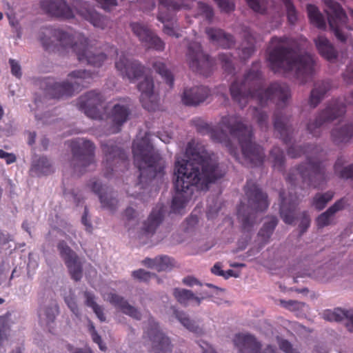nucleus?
Here are the masks:
<instances>
[{
  "mask_svg": "<svg viewBox=\"0 0 353 353\" xmlns=\"http://www.w3.org/2000/svg\"><path fill=\"white\" fill-rule=\"evenodd\" d=\"M115 67L123 77L131 81L139 79L145 72V67L139 61L128 59L124 55L115 62Z\"/></svg>",
  "mask_w": 353,
  "mask_h": 353,
  "instance_id": "nucleus-20",
  "label": "nucleus"
},
{
  "mask_svg": "<svg viewBox=\"0 0 353 353\" xmlns=\"http://www.w3.org/2000/svg\"><path fill=\"white\" fill-rule=\"evenodd\" d=\"M32 169L37 174L48 175L53 172V168L46 157H41L35 161Z\"/></svg>",
  "mask_w": 353,
  "mask_h": 353,
  "instance_id": "nucleus-43",
  "label": "nucleus"
},
{
  "mask_svg": "<svg viewBox=\"0 0 353 353\" xmlns=\"http://www.w3.org/2000/svg\"><path fill=\"white\" fill-rule=\"evenodd\" d=\"M132 276L141 281H148L152 276H154V274H152L148 271L143 269H139L133 271Z\"/></svg>",
  "mask_w": 353,
  "mask_h": 353,
  "instance_id": "nucleus-56",
  "label": "nucleus"
},
{
  "mask_svg": "<svg viewBox=\"0 0 353 353\" xmlns=\"http://www.w3.org/2000/svg\"><path fill=\"white\" fill-rule=\"evenodd\" d=\"M205 32L211 41L223 48H230L235 43L233 36L221 29L208 28Z\"/></svg>",
  "mask_w": 353,
  "mask_h": 353,
  "instance_id": "nucleus-32",
  "label": "nucleus"
},
{
  "mask_svg": "<svg viewBox=\"0 0 353 353\" xmlns=\"http://www.w3.org/2000/svg\"><path fill=\"white\" fill-rule=\"evenodd\" d=\"M327 9V20L330 28L338 41L345 43L347 34L343 31L344 28L350 30L347 25V16L344 10L334 0H323Z\"/></svg>",
  "mask_w": 353,
  "mask_h": 353,
  "instance_id": "nucleus-12",
  "label": "nucleus"
},
{
  "mask_svg": "<svg viewBox=\"0 0 353 353\" xmlns=\"http://www.w3.org/2000/svg\"><path fill=\"white\" fill-rule=\"evenodd\" d=\"M247 203H241L237 209V216L241 222L243 231L249 232L256 223V213L266 210L269 206L268 195L252 180L246 182L243 188Z\"/></svg>",
  "mask_w": 353,
  "mask_h": 353,
  "instance_id": "nucleus-8",
  "label": "nucleus"
},
{
  "mask_svg": "<svg viewBox=\"0 0 353 353\" xmlns=\"http://www.w3.org/2000/svg\"><path fill=\"white\" fill-rule=\"evenodd\" d=\"M218 59L225 72L232 73L234 71L232 56L230 53H221L219 54Z\"/></svg>",
  "mask_w": 353,
  "mask_h": 353,
  "instance_id": "nucleus-51",
  "label": "nucleus"
},
{
  "mask_svg": "<svg viewBox=\"0 0 353 353\" xmlns=\"http://www.w3.org/2000/svg\"><path fill=\"white\" fill-rule=\"evenodd\" d=\"M144 337L148 338L152 343L151 353H181L179 350L172 351L170 339L160 330L152 317L148 319Z\"/></svg>",
  "mask_w": 353,
  "mask_h": 353,
  "instance_id": "nucleus-15",
  "label": "nucleus"
},
{
  "mask_svg": "<svg viewBox=\"0 0 353 353\" xmlns=\"http://www.w3.org/2000/svg\"><path fill=\"white\" fill-rule=\"evenodd\" d=\"M271 48L268 52L267 61L270 69L274 73L296 71L303 83L312 79L314 72V60L307 53L298 54L294 48L296 41L290 37H272Z\"/></svg>",
  "mask_w": 353,
  "mask_h": 353,
  "instance_id": "nucleus-4",
  "label": "nucleus"
},
{
  "mask_svg": "<svg viewBox=\"0 0 353 353\" xmlns=\"http://www.w3.org/2000/svg\"><path fill=\"white\" fill-rule=\"evenodd\" d=\"M233 343L239 353H277L276 348L271 345L261 351V343L254 335L248 333L235 334Z\"/></svg>",
  "mask_w": 353,
  "mask_h": 353,
  "instance_id": "nucleus-17",
  "label": "nucleus"
},
{
  "mask_svg": "<svg viewBox=\"0 0 353 353\" xmlns=\"http://www.w3.org/2000/svg\"><path fill=\"white\" fill-rule=\"evenodd\" d=\"M246 40L248 41V46L244 47L241 50L240 57L243 61L248 60L255 52V41L252 35H248Z\"/></svg>",
  "mask_w": 353,
  "mask_h": 353,
  "instance_id": "nucleus-52",
  "label": "nucleus"
},
{
  "mask_svg": "<svg viewBox=\"0 0 353 353\" xmlns=\"http://www.w3.org/2000/svg\"><path fill=\"white\" fill-rule=\"evenodd\" d=\"M90 331L91 333L92 339L93 341L98 344L99 347L101 350H105L106 346L102 343V340L99 334L97 333V332L95 330L94 326L92 324V323H90Z\"/></svg>",
  "mask_w": 353,
  "mask_h": 353,
  "instance_id": "nucleus-60",
  "label": "nucleus"
},
{
  "mask_svg": "<svg viewBox=\"0 0 353 353\" xmlns=\"http://www.w3.org/2000/svg\"><path fill=\"white\" fill-rule=\"evenodd\" d=\"M42 8L56 17L70 19L74 17L73 11L65 0H43Z\"/></svg>",
  "mask_w": 353,
  "mask_h": 353,
  "instance_id": "nucleus-22",
  "label": "nucleus"
},
{
  "mask_svg": "<svg viewBox=\"0 0 353 353\" xmlns=\"http://www.w3.org/2000/svg\"><path fill=\"white\" fill-rule=\"evenodd\" d=\"M334 192L332 191H327L325 193H317L313 198L312 205L318 210H323L327 203L332 199Z\"/></svg>",
  "mask_w": 353,
  "mask_h": 353,
  "instance_id": "nucleus-47",
  "label": "nucleus"
},
{
  "mask_svg": "<svg viewBox=\"0 0 353 353\" xmlns=\"http://www.w3.org/2000/svg\"><path fill=\"white\" fill-rule=\"evenodd\" d=\"M65 302L75 316H79L80 315V312L74 296H66L65 298Z\"/></svg>",
  "mask_w": 353,
  "mask_h": 353,
  "instance_id": "nucleus-63",
  "label": "nucleus"
},
{
  "mask_svg": "<svg viewBox=\"0 0 353 353\" xmlns=\"http://www.w3.org/2000/svg\"><path fill=\"white\" fill-rule=\"evenodd\" d=\"M174 315L181 323L190 331L196 334L202 333V330L196 325L194 321L190 320L183 312L175 310Z\"/></svg>",
  "mask_w": 353,
  "mask_h": 353,
  "instance_id": "nucleus-44",
  "label": "nucleus"
},
{
  "mask_svg": "<svg viewBox=\"0 0 353 353\" xmlns=\"http://www.w3.org/2000/svg\"><path fill=\"white\" fill-rule=\"evenodd\" d=\"M256 114L255 117L256 122L260 128L263 130H267L268 128V115L263 111H258L257 108H255Z\"/></svg>",
  "mask_w": 353,
  "mask_h": 353,
  "instance_id": "nucleus-54",
  "label": "nucleus"
},
{
  "mask_svg": "<svg viewBox=\"0 0 353 353\" xmlns=\"http://www.w3.org/2000/svg\"><path fill=\"white\" fill-rule=\"evenodd\" d=\"M130 27L133 33L139 38V39L143 43L146 41V40L149 38L150 34H152V31L148 28L145 26L133 22L130 23Z\"/></svg>",
  "mask_w": 353,
  "mask_h": 353,
  "instance_id": "nucleus-48",
  "label": "nucleus"
},
{
  "mask_svg": "<svg viewBox=\"0 0 353 353\" xmlns=\"http://www.w3.org/2000/svg\"><path fill=\"white\" fill-rule=\"evenodd\" d=\"M9 63L12 74L17 79H21L22 77V72L21 67L19 61L13 59H10Z\"/></svg>",
  "mask_w": 353,
  "mask_h": 353,
  "instance_id": "nucleus-61",
  "label": "nucleus"
},
{
  "mask_svg": "<svg viewBox=\"0 0 353 353\" xmlns=\"http://www.w3.org/2000/svg\"><path fill=\"white\" fill-rule=\"evenodd\" d=\"M141 92L140 101L147 110L154 111L158 107L157 97L154 94V81L151 77L146 76L137 85Z\"/></svg>",
  "mask_w": 353,
  "mask_h": 353,
  "instance_id": "nucleus-21",
  "label": "nucleus"
},
{
  "mask_svg": "<svg viewBox=\"0 0 353 353\" xmlns=\"http://www.w3.org/2000/svg\"><path fill=\"white\" fill-rule=\"evenodd\" d=\"M346 112V106L343 102L335 99L329 103L316 117L314 121L310 122L307 129L310 134L314 137H319L321 133V127L324 123L332 121L342 117Z\"/></svg>",
  "mask_w": 353,
  "mask_h": 353,
  "instance_id": "nucleus-14",
  "label": "nucleus"
},
{
  "mask_svg": "<svg viewBox=\"0 0 353 353\" xmlns=\"http://www.w3.org/2000/svg\"><path fill=\"white\" fill-rule=\"evenodd\" d=\"M248 6L254 12L263 13L265 10L266 0H245Z\"/></svg>",
  "mask_w": 353,
  "mask_h": 353,
  "instance_id": "nucleus-55",
  "label": "nucleus"
},
{
  "mask_svg": "<svg viewBox=\"0 0 353 353\" xmlns=\"http://www.w3.org/2000/svg\"><path fill=\"white\" fill-rule=\"evenodd\" d=\"M185 154L188 159L177 160L174 164L175 194L172 208L175 212L183 209L190 199L193 187L207 190L210 183L225 175V172L220 169L202 143L194 141L189 142Z\"/></svg>",
  "mask_w": 353,
  "mask_h": 353,
  "instance_id": "nucleus-1",
  "label": "nucleus"
},
{
  "mask_svg": "<svg viewBox=\"0 0 353 353\" xmlns=\"http://www.w3.org/2000/svg\"><path fill=\"white\" fill-rule=\"evenodd\" d=\"M81 14L94 27L105 29L108 26L109 22L108 19L94 10H85V12H82Z\"/></svg>",
  "mask_w": 353,
  "mask_h": 353,
  "instance_id": "nucleus-41",
  "label": "nucleus"
},
{
  "mask_svg": "<svg viewBox=\"0 0 353 353\" xmlns=\"http://www.w3.org/2000/svg\"><path fill=\"white\" fill-rule=\"evenodd\" d=\"M107 300L116 308L119 309L123 313L135 319H141L140 312L134 306L129 304L127 300L122 296L116 293L110 292L107 295Z\"/></svg>",
  "mask_w": 353,
  "mask_h": 353,
  "instance_id": "nucleus-30",
  "label": "nucleus"
},
{
  "mask_svg": "<svg viewBox=\"0 0 353 353\" xmlns=\"http://www.w3.org/2000/svg\"><path fill=\"white\" fill-rule=\"evenodd\" d=\"M142 264L147 268L161 272L172 269L175 263L172 258L167 255H162L154 259L145 258L142 261Z\"/></svg>",
  "mask_w": 353,
  "mask_h": 353,
  "instance_id": "nucleus-36",
  "label": "nucleus"
},
{
  "mask_svg": "<svg viewBox=\"0 0 353 353\" xmlns=\"http://www.w3.org/2000/svg\"><path fill=\"white\" fill-rule=\"evenodd\" d=\"M107 300L116 308L119 309L123 313L135 319H141L140 312L134 306L129 304L127 300L122 296L116 293L110 292L107 295Z\"/></svg>",
  "mask_w": 353,
  "mask_h": 353,
  "instance_id": "nucleus-27",
  "label": "nucleus"
},
{
  "mask_svg": "<svg viewBox=\"0 0 353 353\" xmlns=\"http://www.w3.org/2000/svg\"><path fill=\"white\" fill-rule=\"evenodd\" d=\"M104 101L105 99L101 92L90 90L79 97L77 107L87 117L101 120L103 117L101 108Z\"/></svg>",
  "mask_w": 353,
  "mask_h": 353,
  "instance_id": "nucleus-16",
  "label": "nucleus"
},
{
  "mask_svg": "<svg viewBox=\"0 0 353 353\" xmlns=\"http://www.w3.org/2000/svg\"><path fill=\"white\" fill-rule=\"evenodd\" d=\"M152 67L155 71L165 81L169 87L172 88L174 85V76L171 71L168 69L165 63L160 60H158L152 63Z\"/></svg>",
  "mask_w": 353,
  "mask_h": 353,
  "instance_id": "nucleus-42",
  "label": "nucleus"
},
{
  "mask_svg": "<svg viewBox=\"0 0 353 353\" xmlns=\"http://www.w3.org/2000/svg\"><path fill=\"white\" fill-rule=\"evenodd\" d=\"M307 12L311 24L320 30H325L326 28L325 18L317 6L313 4H307Z\"/></svg>",
  "mask_w": 353,
  "mask_h": 353,
  "instance_id": "nucleus-40",
  "label": "nucleus"
},
{
  "mask_svg": "<svg viewBox=\"0 0 353 353\" xmlns=\"http://www.w3.org/2000/svg\"><path fill=\"white\" fill-rule=\"evenodd\" d=\"M148 48H153L157 51H163L165 48V43L153 32L144 43Z\"/></svg>",
  "mask_w": 353,
  "mask_h": 353,
  "instance_id": "nucleus-50",
  "label": "nucleus"
},
{
  "mask_svg": "<svg viewBox=\"0 0 353 353\" xmlns=\"http://www.w3.org/2000/svg\"><path fill=\"white\" fill-rule=\"evenodd\" d=\"M273 166L279 171L283 172L285 168V155L283 150L277 146L273 147L270 153Z\"/></svg>",
  "mask_w": 353,
  "mask_h": 353,
  "instance_id": "nucleus-45",
  "label": "nucleus"
},
{
  "mask_svg": "<svg viewBox=\"0 0 353 353\" xmlns=\"http://www.w3.org/2000/svg\"><path fill=\"white\" fill-rule=\"evenodd\" d=\"M323 150L316 145H308L304 147L292 145L288 149V154L291 158H298L306 155V162L290 171L286 181L291 185H296L299 179L308 187L319 188L329 179L325 172V165L321 160Z\"/></svg>",
  "mask_w": 353,
  "mask_h": 353,
  "instance_id": "nucleus-5",
  "label": "nucleus"
},
{
  "mask_svg": "<svg viewBox=\"0 0 353 353\" xmlns=\"http://www.w3.org/2000/svg\"><path fill=\"white\" fill-rule=\"evenodd\" d=\"M186 59L192 70L205 77L210 74L214 65V60L203 52L201 45L196 41L189 43Z\"/></svg>",
  "mask_w": 353,
  "mask_h": 353,
  "instance_id": "nucleus-13",
  "label": "nucleus"
},
{
  "mask_svg": "<svg viewBox=\"0 0 353 353\" xmlns=\"http://www.w3.org/2000/svg\"><path fill=\"white\" fill-rule=\"evenodd\" d=\"M331 137L336 145L348 143L353 139V125L346 124L333 129L331 132Z\"/></svg>",
  "mask_w": 353,
  "mask_h": 353,
  "instance_id": "nucleus-38",
  "label": "nucleus"
},
{
  "mask_svg": "<svg viewBox=\"0 0 353 353\" xmlns=\"http://www.w3.org/2000/svg\"><path fill=\"white\" fill-rule=\"evenodd\" d=\"M210 94V90L208 87L194 86L184 90L181 100L185 105L195 106L204 102Z\"/></svg>",
  "mask_w": 353,
  "mask_h": 353,
  "instance_id": "nucleus-23",
  "label": "nucleus"
},
{
  "mask_svg": "<svg viewBox=\"0 0 353 353\" xmlns=\"http://www.w3.org/2000/svg\"><path fill=\"white\" fill-rule=\"evenodd\" d=\"M107 300L116 308L119 309L123 313L135 319H141L140 312L134 306L129 304L127 300L122 296L116 293L110 292L107 295Z\"/></svg>",
  "mask_w": 353,
  "mask_h": 353,
  "instance_id": "nucleus-29",
  "label": "nucleus"
},
{
  "mask_svg": "<svg viewBox=\"0 0 353 353\" xmlns=\"http://www.w3.org/2000/svg\"><path fill=\"white\" fill-rule=\"evenodd\" d=\"M269 221H265L258 233L262 246L266 244L272 235L275 228L278 224V219L276 216L268 217Z\"/></svg>",
  "mask_w": 353,
  "mask_h": 353,
  "instance_id": "nucleus-39",
  "label": "nucleus"
},
{
  "mask_svg": "<svg viewBox=\"0 0 353 353\" xmlns=\"http://www.w3.org/2000/svg\"><path fill=\"white\" fill-rule=\"evenodd\" d=\"M222 12L229 13L235 9V4L232 0H221L217 3Z\"/></svg>",
  "mask_w": 353,
  "mask_h": 353,
  "instance_id": "nucleus-62",
  "label": "nucleus"
},
{
  "mask_svg": "<svg viewBox=\"0 0 353 353\" xmlns=\"http://www.w3.org/2000/svg\"><path fill=\"white\" fill-rule=\"evenodd\" d=\"M88 186L94 193L98 195L103 208H106L112 212L116 210L118 200L113 191L110 190L108 187H103L99 180L95 178L90 180Z\"/></svg>",
  "mask_w": 353,
  "mask_h": 353,
  "instance_id": "nucleus-19",
  "label": "nucleus"
},
{
  "mask_svg": "<svg viewBox=\"0 0 353 353\" xmlns=\"http://www.w3.org/2000/svg\"><path fill=\"white\" fill-rule=\"evenodd\" d=\"M72 81L57 82L54 78L47 77L38 81V85L43 90L46 97L60 99L69 97L79 92L90 83L92 74L86 70H78L68 74Z\"/></svg>",
  "mask_w": 353,
  "mask_h": 353,
  "instance_id": "nucleus-9",
  "label": "nucleus"
},
{
  "mask_svg": "<svg viewBox=\"0 0 353 353\" xmlns=\"http://www.w3.org/2000/svg\"><path fill=\"white\" fill-rule=\"evenodd\" d=\"M281 199L280 215L287 224H292L294 221V212L298 205V197L289 195V198L284 196V192L279 193Z\"/></svg>",
  "mask_w": 353,
  "mask_h": 353,
  "instance_id": "nucleus-25",
  "label": "nucleus"
},
{
  "mask_svg": "<svg viewBox=\"0 0 353 353\" xmlns=\"http://www.w3.org/2000/svg\"><path fill=\"white\" fill-rule=\"evenodd\" d=\"M347 204L345 198L337 200L325 212L321 213L316 219V224L318 228H323L330 225L334 224V215L339 211L345 208Z\"/></svg>",
  "mask_w": 353,
  "mask_h": 353,
  "instance_id": "nucleus-26",
  "label": "nucleus"
},
{
  "mask_svg": "<svg viewBox=\"0 0 353 353\" xmlns=\"http://www.w3.org/2000/svg\"><path fill=\"white\" fill-rule=\"evenodd\" d=\"M196 130L209 134L215 142L225 145L236 161L251 167L263 164L265 154L262 147L254 141L253 129L245 124L239 115H225L219 123L220 129H213L200 119L193 120Z\"/></svg>",
  "mask_w": 353,
  "mask_h": 353,
  "instance_id": "nucleus-3",
  "label": "nucleus"
},
{
  "mask_svg": "<svg viewBox=\"0 0 353 353\" xmlns=\"http://www.w3.org/2000/svg\"><path fill=\"white\" fill-rule=\"evenodd\" d=\"M57 249L63 259L71 278L75 281L82 278L83 268L77 254L67 245L64 241H60Z\"/></svg>",
  "mask_w": 353,
  "mask_h": 353,
  "instance_id": "nucleus-18",
  "label": "nucleus"
},
{
  "mask_svg": "<svg viewBox=\"0 0 353 353\" xmlns=\"http://www.w3.org/2000/svg\"><path fill=\"white\" fill-rule=\"evenodd\" d=\"M13 241V236L9 233H4L0 231V252L3 250H7L10 248L8 243Z\"/></svg>",
  "mask_w": 353,
  "mask_h": 353,
  "instance_id": "nucleus-59",
  "label": "nucleus"
},
{
  "mask_svg": "<svg viewBox=\"0 0 353 353\" xmlns=\"http://www.w3.org/2000/svg\"><path fill=\"white\" fill-rule=\"evenodd\" d=\"M332 85L330 81H321L314 85L309 97V105L310 107L316 108L323 100L326 93L331 89Z\"/></svg>",
  "mask_w": 353,
  "mask_h": 353,
  "instance_id": "nucleus-35",
  "label": "nucleus"
},
{
  "mask_svg": "<svg viewBox=\"0 0 353 353\" xmlns=\"http://www.w3.org/2000/svg\"><path fill=\"white\" fill-rule=\"evenodd\" d=\"M287 12V17L290 23L294 24L297 19V12L291 0H283Z\"/></svg>",
  "mask_w": 353,
  "mask_h": 353,
  "instance_id": "nucleus-53",
  "label": "nucleus"
},
{
  "mask_svg": "<svg viewBox=\"0 0 353 353\" xmlns=\"http://www.w3.org/2000/svg\"><path fill=\"white\" fill-rule=\"evenodd\" d=\"M324 319L329 321H341L345 319V326L350 332H353V310H343L336 308L334 311L325 310L323 313Z\"/></svg>",
  "mask_w": 353,
  "mask_h": 353,
  "instance_id": "nucleus-33",
  "label": "nucleus"
},
{
  "mask_svg": "<svg viewBox=\"0 0 353 353\" xmlns=\"http://www.w3.org/2000/svg\"><path fill=\"white\" fill-rule=\"evenodd\" d=\"M58 312L59 308L57 305L46 308L43 315L46 316L48 323L54 321Z\"/></svg>",
  "mask_w": 353,
  "mask_h": 353,
  "instance_id": "nucleus-58",
  "label": "nucleus"
},
{
  "mask_svg": "<svg viewBox=\"0 0 353 353\" xmlns=\"http://www.w3.org/2000/svg\"><path fill=\"white\" fill-rule=\"evenodd\" d=\"M72 157L70 165L74 172L81 174L87 171V168L94 161V144L87 139L77 138L70 142Z\"/></svg>",
  "mask_w": 353,
  "mask_h": 353,
  "instance_id": "nucleus-11",
  "label": "nucleus"
},
{
  "mask_svg": "<svg viewBox=\"0 0 353 353\" xmlns=\"http://www.w3.org/2000/svg\"><path fill=\"white\" fill-rule=\"evenodd\" d=\"M107 300L116 308L119 309L123 313L135 319H141L140 312L134 306L129 304L127 300L122 296L116 293L110 292L107 295Z\"/></svg>",
  "mask_w": 353,
  "mask_h": 353,
  "instance_id": "nucleus-28",
  "label": "nucleus"
},
{
  "mask_svg": "<svg viewBox=\"0 0 353 353\" xmlns=\"http://www.w3.org/2000/svg\"><path fill=\"white\" fill-rule=\"evenodd\" d=\"M54 38L63 49H71L79 62L86 63L94 67H100L107 59L104 53L94 54L90 51L88 39L83 34L75 32L70 34L61 29L45 27L41 29L39 40L46 50H49L53 43Z\"/></svg>",
  "mask_w": 353,
  "mask_h": 353,
  "instance_id": "nucleus-6",
  "label": "nucleus"
},
{
  "mask_svg": "<svg viewBox=\"0 0 353 353\" xmlns=\"http://www.w3.org/2000/svg\"><path fill=\"white\" fill-rule=\"evenodd\" d=\"M173 296L179 303L186 307L190 304L199 305L203 297L196 296L191 290L183 288H174Z\"/></svg>",
  "mask_w": 353,
  "mask_h": 353,
  "instance_id": "nucleus-37",
  "label": "nucleus"
},
{
  "mask_svg": "<svg viewBox=\"0 0 353 353\" xmlns=\"http://www.w3.org/2000/svg\"><path fill=\"white\" fill-rule=\"evenodd\" d=\"M343 79L347 84L353 83V61L347 65L343 73Z\"/></svg>",
  "mask_w": 353,
  "mask_h": 353,
  "instance_id": "nucleus-64",
  "label": "nucleus"
},
{
  "mask_svg": "<svg viewBox=\"0 0 353 353\" xmlns=\"http://www.w3.org/2000/svg\"><path fill=\"white\" fill-rule=\"evenodd\" d=\"M11 313L8 312L4 315L0 316V345L7 339L12 324Z\"/></svg>",
  "mask_w": 353,
  "mask_h": 353,
  "instance_id": "nucleus-49",
  "label": "nucleus"
},
{
  "mask_svg": "<svg viewBox=\"0 0 353 353\" xmlns=\"http://www.w3.org/2000/svg\"><path fill=\"white\" fill-rule=\"evenodd\" d=\"M198 8L201 14H204L205 18L211 21L214 17V12L211 6L203 2L198 3Z\"/></svg>",
  "mask_w": 353,
  "mask_h": 353,
  "instance_id": "nucleus-57",
  "label": "nucleus"
},
{
  "mask_svg": "<svg viewBox=\"0 0 353 353\" xmlns=\"http://www.w3.org/2000/svg\"><path fill=\"white\" fill-rule=\"evenodd\" d=\"M132 153L134 165L140 172L139 183L163 178L165 174V161L161 155L154 151L148 139L142 138L134 141L132 144Z\"/></svg>",
  "mask_w": 353,
  "mask_h": 353,
  "instance_id": "nucleus-7",
  "label": "nucleus"
},
{
  "mask_svg": "<svg viewBox=\"0 0 353 353\" xmlns=\"http://www.w3.org/2000/svg\"><path fill=\"white\" fill-rule=\"evenodd\" d=\"M314 41L321 57L330 61L336 59L338 52L325 37L319 35Z\"/></svg>",
  "mask_w": 353,
  "mask_h": 353,
  "instance_id": "nucleus-34",
  "label": "nucleus"
},
{
  "mask_svg": "<svg viewBox=\"0 0 353 353\" xmlns=\"http://www.w3.org/2000/svg\"><path fill=\"white\" fill-rule=\"evenodd\" d=\"M163 207L157 206L149 215L148 219L143 223L141 230L142 235L146 238L152 236L163 219Z\"/></svg>",
  "mask_w": 353,
  "mask_h": 353,
  "instance_id": "nucleus-31",
  "label": "nucleus"
},
{
  "mask_svg": "<svg viewBox=\"0 0 353 353\" xmlns=\"http://www.w3.org/2000/svg\"><path fill=\"white\" fill-rule=\"evenodd\" d=\"M260 68V61L254 62L252 68L244 75L242 81L236 79L231 83L230 95L232 100L242 108L250 99H256L261 106H265L269 102L275 103L278 110L274 114V128L283 142L288 144L292 135V128L290 123L291 115L283 114L279 108L287 105L291 97L290 88L285 83L274 82L266 89H263Z\"/></svg>",
  "mask_w": 353,
  "mask_h": 353,
  "instance_id": "nucleus-2",
  "label": "nucleus"
},
{
  "mask_svg": "<svg viewBox=\"0 0 353 353\" xmlns=\"http://www.w3.org/2000/svg\"><path fill=\"white\" fill-rule=\"evenodd\" d=\"M345 163V161L343 157H339L337 159L334 165V170L336 174L341 179H350L353 180V164L350 165L341 171L339 170L341 168L343 165Z\"/></svg>",
  "mask_w": 353,
  "mask_h": 353,
  "instance_id": "nucleus-46",
  "label": "nucleus"
},
{
  "mask_svg": "<svg viewBox=\"0 0 353 353\" xmlns=\"http://www.w3.org/2000/svg\"><path fill=\"white\" fill-rule=\"evenodd\" d=\"M130 113L128 105L120 103L114 105L109 114V118L112 123L110 133L115 134L120 132L121 126L128 121Z\"/></svg>",
  "mask_w": 353,
  "mask_h": 353,
  "instance_id": "nucleus-24",
  "label": "nucleus"
},
{
  "mask_svg": "<svg viewBox=\"0 0 353 353\" xmlns=\"http://www.w3.org/2000/svg\"><path fill=\"white\" fill-rule=\"evenodd\" d=\"M103 154V165L104 176L112 177L116 172H124L128 169L130 162L126 152L119 148L116 142L109 140L101 143Z\"/></svg>",
  "mask_w": 353,
  "mask_h": 353,
  "instance_id": "nucleus-10",
  "label": "nucleus"
}]
</instances>
